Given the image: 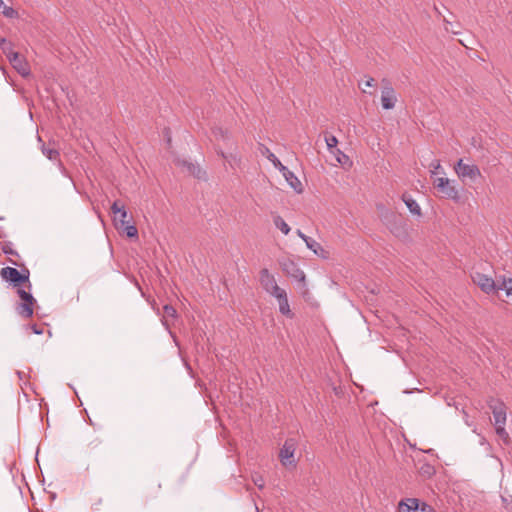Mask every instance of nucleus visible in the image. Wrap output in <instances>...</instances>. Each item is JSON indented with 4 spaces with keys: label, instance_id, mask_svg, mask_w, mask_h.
Instances as JSON below:
<instances>
[{
    "label": "nucleus",
    "instance_id": "obj_1",
    "mask_svg": "<svg viewBox=\"0 0 512 512\" xmlns=\"http://www.w3.org/2000/svg\"><path fill=\"white\" fill-rule=\"evenodd\" d=\"M29 275L30 272L28 269H24L20 272L13 267H4L0 270L1 278L12 283L14 287H18L21 283H27V287L30 289L31 283L29 281Z\"/></svg>",
    "mask_w": 512,
    "mask_h": 512
},
{
    "label": "nucleus",
    "instance_id": "obj_2",
    "mask_svg": "<svg viewBox=\"0 0 512 512\" xmlns=\"http://www.w3.org/2000/svg\"><path fill=\"white\" fill-rule=\"evenodd\" d=\"M298 447V440L296 438H288L285 440L279 452V460L285 467H295L297 460L295 452Z\"/></svg>",
    "mask_w": 512,
    "mask_h": 512
},
{
    "label": "nucleus",
    "instance_id": "obj_3",
    "mask_svg": "<svg viewBox=\"0 0 512 512\" xmlns=\"http://www.w3.org/2000/svg\"><path fill=\"white\" fill-rule=\"evenodd\" d=\"M17 294L22 300L16 307V310L20 316L23 318H30L33 315V305L36 302L32 294L23 288L18 286Z\"/></svg>",
    "mask_w": 512,
    "mask_h": 512
},
{
    "label": "nucleus",
    "instance_id": "obj_4",
    "mask_svg": "<svg viewBox=\"0 0 512 512\" xmlns=\"http://www.w3.org/2000/svg\"><path fill=\"white\" fill-rule=\"evenodd\" d=\"M17 294L22 300L16 307V310L20 316L23 318H30L33 315V305L36 302L32 294L23 288L18 286Z\"/></svg>",
    "mask_w": 512,
    "mask_h": 512
},
{
    "label": "nucleus",
    "instance_id": "obj_5",
    "mask_svg": "<svg viewBox=\"0 0 512 512\" xmlns=\"http://www.w3.org/2000/svg\"><path fill=\"white\" fill-rule=\"evenodd\" d=\"M433 184L438 192H440L445 198L455 201L459 199V192L450 179L446 177H436Z\"/></svg>",
    "mask_w": 512,
    "mask_h": 512
},
{
    "label": "nucleus",
    "instance_id": "obj_6",
    "mask_svg": "<svg viewBox=\"0 0 512 512\" xmlns=\"http://www.w3.org/2000/svg\"><path fill=\"white\" fill-rule=\"evenodd\" d=\"M398 512H435L432 506L425 502H421L416 498H407L400 501Z\"/></svg>",
    "mask_w": 512,
    "mask_h": 512
},
{
    "label": "nucleus",
    "instance_id": "obj_7",
    "mask_svg": "<svg viewBox=\"0 0 512 512\" xmlns=\"http://www.w3.org/2000/svg\"><path fill=\"white\" fill-rule=\"evenodd\" d=\"M397 95L395 89L387 79H382L381 105L385 110H391L395 107Z\"/></svg>",
    "mask_w": 512,
    "mask_h": 512
},
{
    "label": "nucleus",
    "instance_id": "obj_8",
    "mask_svg": "<svg viewBox=\"0 0 512 512\" xmlns=\"http://www.w3.org/2000/svg\"><path fill=\"white\" fill-rule=\"evenodd\" d=\"M454 170L457 176L464 180L470 179L475 180L476 178L481 176L480 169L475 164H468L463 161V159H459L458 162L454 166Z\"/></svg>",
    "mask_w": 512,
    "mask_h": 512
},
{
    "label": "nucleus",
    "instance_id": "obj_9",
    "mask_svg": "<svg viewBox=\"0 0 512 512\" xmlns=\"http://www.w3.org/2000/svg\"><path fill=\"white\" fill-rule=\"evenodd\" d=\"M471 277L474 284L479 286L486 294H493L497 292V285L492 277L480 272H474Z\"/></svg>",
    "mask_w": 512,
    "mask_h": 512
},
{
    "label": "nucleus",
    "instance_id": "obj_10",
    "mask_svg": "<svg viewBox=\"0 0 512 512\" xmlns=\"http://www.w3.org/2000/svg\"><path fill=\"white\" fill-rule=\"evenodd\" d=\"M9 62L21 76L28 77L30 75L29 64L19 53L17 55H13V58L10 59Z\"/></svg>",
    "mask_w": 512,
    "mask_h": 512
},
{
    "label": "nucleus",
    "instance_id": "obj_11",
    "mask_svg": "<svg viewBox=\"0 0 512 512\" xmlns=\"http://www.w3.org/2000/svg\"><path fill=\"white\" fill-rule=\"evenodd\" d=\"M279 171L282 173L285 180L288 182L291 188H293L297 193H302L303 185L301 181L295 176V174L290 171L286 166H281Z\"/></svg>",
    "mask_w": 512,
    "mask_h": 512
},
{
    "label": "nucleus",
    "instance_id": "obj_12",
    "mask_svg": "<svg viewBox=\"0 0 512 512\" xmlns=\"http://www.w3.org/2000/svg\"><path fill=\"white\" fill-rule=\"evenodd\" d=\"M489 406H490V408L492 410V413H493L495 426L496 425H505V423H506V410H505L504 404L501 403V402H494V401H492Z\"/></svg>",
    "mask_w": 512,
    "mask_h": 512
},
{
    "label": "nucleus",
    "instance_id": "obj_13",
    "mask_svg": "<svg viewBox=\"0 0 512 512\" xmlns=\"http://www.w3.org/2000/svg\"><path fill=\"white\" fill-rule=\"evenodd\" d=\"M176 165L182 167L183 169H185L187 173L193 175L198 179H202L205 177V172L201 169V167L192 162H189L187 160H177Z\"/></svg>",
    "mask_w": 512,
    "mask_h": 512
},
{
    "label": "nucleus",
    "instance_id": "obj_14",
    "mask_svg": "<svg viewBox=\"0 0 512 512\" xmlns=\"http://www.w3.org/2000/svg\"><path fill=\"white\" fill-rule=\"evenodd\" d=\"M259 280L261 286L265 291H268L270 288H273V285L277 283L275 277L266 268L260 271Z\"/></svg>",
    "mask_w": 512,
    "mask_h": 512
},
{
    "label": "nucleus",
    "instance_id": "obj_15",
    "mask_svg": "<svg viewBox=\"0 0 512 512\" xmlns=\"http://www.w3.org/2000/svg\"><path fill=\"white\" fill-rule=\"evenodd\" d=\"M261 154L263 156H265L273 165L275 168H277L278 170L281 168V166H283V164L280 162V160L275 156V154H273L269 148H267L266 146L264 145H260V148H259Z\"/></svg>",
    "mask_w": 512,
    "mask_h": 512
},
{
    "label": "nucleus",
    "instance_id": "obj_16",
    "mask_svg": "<svg viewBox=\"0 0 512 512\" xmlns=\"http://www.w3.org/2000/svg\"><path fill=\"white\" fill-rule=\"evenodd\" d=\"M402 200L404 201V203L406 204L407 208L409 209V211L412 214L418 215V216L421 215L420 206L418 205V203L411 196H409L407 194H403Z\"/></svg>",
    "mask_w": 512,
    "mask_h": 512
},
{
    "label": "nucleus",
    "instance_id": "obj_17",
    "mask_svg": "<svg viewBox=\"0 0 512 512\" xmlns=\"http://www.w3.org/2000/svg\"><path fill=\"white\" fill-rule=\"evenodd\" d=\"M0 49L6 55L8 60L13 58V55H17L18 52L14 51L13 44L5 38H0Z\"/></svg>",
    "mask_w": 512,
    "mask_h": 512
},
{
    "label": "nucleus",
    "instance_id": "obj_18",
    "mask_svg": "<svg viewBox=\"0 0 512 512\" xmlns=\"http://www.w3.org/2000/svg\"><path fill=\"white\" fill-rule=\"evenodd\" d=\"M325 142L330 153L335 154L337 152L342 155L343 158H346V155L337 148L338 139L335 136L326 135Z\"/></svg>",
    "mask_w": 512,
    "mask_h": 512
},
{
    "label": "nucleus",
    "instance_id": "obj_19",
    "mask_svg": "<svg viewBox=\"0 0 512 512\" xmlns=\"http://www.w3.org/2000/svg\"><path fill=\"white\" fill-rule=\"evenodd\" d=\"M42 153L51 161H59L60 153L59 151L50 146L42 145Z\"/></svg>",
    "mask_w": 512,
    "mask_h": 512
},
{
    "label": "nucleus",
    "instance_id": "obj_20",
    "mask_svg": "<svg viewBox=\"0 0 512 512\" xmlns=\"http://www.w3.org/2000/svg\"><path fill=\"white\" fill-rule=\"evenodd\" d=\"M278 304H279V311L281 314L289 317V318H292L293 317V314L290 310V306H289V302H288V298H287V295L285 297H282L281 299H278Z\"/></svg>",
    "mask_w": 512,
    "mask_h": 512
},
{
    "label": "nucleus",
    "instance_id": "obj_21",
    "mask_svg": "<svg viewBox=\"0 0 512 512\" xmlns=\"http://www.w3.org/2000/svg\"><path fill=\"white\" fill-rule=\"evenodd\" d=\"M274 225L278 228L284 235H288L290 232L289 225L285 222V220L277 215L273 218Z\"/></svg>",
    "mask_w": 512,
    "mask_h": 512
},
{
    "label": "nucleus",
    "instance_id": "obj_22",
    "mask_svg": "<svg viewBox=\"0 0 512 512\" xmlns=\"http://www.w3.org/2000/svg\"><path fill=\"white\" fill-rule=\"evenodd\" d=\"M305 244L316 255H322V253L324 252V249L322 248L320 243H318L316 240L312 239L311 237H309L308 239H305Z\"/></svg>",
    "mask_w": 512,
    "mask_h": 512
},
{
    "label": "nucleus",
    "instance_id": "obj_23",
    "mask_svg": "<svg viewBox=\"0 0 512 512\" xmlns=\"http://www.w3.org/2000/svg\"><path fill=\"white\" fill-rule=\"evenodd\" d=\"M163 310H164V314H165V316H164V318L162 319V323H163V325H164V326H166V328H168V327H169V324H168V322H167V320H166V317L175 318V317L177 316V311H176V309H175L173 306H171V305H165V306L163 307Z\"/></svg>",
    "mask_w": 512,
    "mask_h": 512
},
{
    "label": "nucleus",
    "instance_id": "obj_24",
    "mask_svg": "<svg viewBox=\"0 0 512 512\" xmlns=\"http://www.w3.org/2000/svg\"><path fill=\"white\" fill-rule=\"evenodd\" d=\"M118 229H122L123 232L127 235L129 238H136L138 236V230L134 225H131L126 223L124 226L117 227Z\"/></svg>",
    "mask_w": 512,
    "mask_h": 512
},
{
    "label": "nucleus",
    "instance_id": "obj_25",
    "mask_svg": "<svg viewBox=\"0 0 512 512\" xmlns=\"http://www.w3.org/2000/svg\"><path fill=\"white\" fill-rule=\"evenodd\" d=\"M273 297H275L277 300L281 299L282 297H285L287 295L286 291L282 288H280L277 283L273 285V288H270L268 291H266Z\"/></svg>",
    "mask_w": 512,
    "mask_h": 512
},
{
    "label": "nucleus",
    "instance_id": "obj_26",
    "mask_svg": "<svg viewBox=\"0 0 512 512\" xmlns=\"http://www.w3.org/2000/svg\"><path fill=\"white\" fill-rule=\"evenodd\" d=\"M273 297H275L277 300L281 299L282 297H285L287 295L286 291L282 288H280L277 283L273 285V288H270L268 291H266Z\"/></svg>",
    "mask_w": 512,
    "mask_h": 512
},
{
    "label": "nucleus",
    "instance_id": "obj_27",
    "mask_svg": "<svg viewBox=\"0 0 512 512\" xmlns=\"http://www.w3.org/2000/svg\"><path fill=\"white\" fill-rule=\"evenodd\" d=\"M498 290H505L507 296L512 295V278L504 279L500 285H497Z\"/></svg>",
    "mask_w": 512,
    "mask_h": 512
},
{
    "label": "nucleus",
    "instance_id": "obj_28",
    "mask_svg": "<svg viewBox=\"0 0 512 512\" xmlns=\"http://www.w3.org/2000/svg\"><path fill=\"white\" fill-rule=\"evenodd\" d=\"M213 134L217 140H227L229 139V133L227 130H224L221 127H216L213 129Z\"/></svg>",
    "mask_w": 512,
    "mask_h": 512
},
{
    "label": "nucleus",
    "instance_id": "obj_29",
    "mask_svg": "<svg viewBox=\"0 0 512 512\" xmlns=\"http://www.w3.org/2000/svg\"><path fill=\"white\" fill-rule=\"evenodd\" d=\"M0 12L7 18H15L18 15L16 10H14L12 7H9L5 4L2 7V9L0 10Z\"/></svg>",
    "mask_w": 512,
    "mask_h": 512
},
{
    "label": "nucleus",
    "instance_id": "obj_30",
    "mask_svg": "<svg viewBox=\"0 0 512 512\" xmlns=\"http://www.w3.org/2000/svg\"><path fill=\"white\" fill-rule=\"evenodd\" d=\"M125 209L124 205H120L118 201L113 202L111 206V211L114 214V221L117 222L118 220V214Z\"/></svg>",
    "mask_w": 512,
    "mask_h": 512
},
{
    "label": "nucleus",
    "instance_id": "obj_31",
    "mask_svg": "<svg viewBox=\"0 0 512 512\" xmlns=\"http://www.w3.org/2000/svg\"><path fill=\"white\" fill-rule=\"evenodd\" d=\"M218 154L224 159L226 160L231 166H233L234 164H236L238 162V159L235 155L233 154H225L223 151H218Z\"/></svg>",
    "mask_w": 512,
    "mask_h": 512
},
{
    "label": "nucleus",
    "instance_id": "obj_32",
    "mask_svg": "<svg viewBox=\"0 0 512 512\" xmlns=\"http://www.w3.org/2000/svg\"><path fill=\"white\" fill-rule=\"evenodd\" d=\"M127 216H128V214H127L126 209H123L120 212V214H118V220H117V222H115L116 227L124 226L126 223H128Z\"/></svg>",
    "mask_w": 512,
    "mask_h": 512
},
{
    "label": "nucleus",
    "instance_id": "obj_33",
    "mask_svg": "<svg viewBox=\"0 0 512 512\" xmlns=\"http://www.w3.org/2000/svg\"><path fill=\"white\" fill-rule=\"evenodd\" d=\"M505 425H496L495 428H496V433L497 435L502 438L505 442L508 441L509 439V435L507 433V431L505 430Z\"/></svg>",
    "mask_w": 512,
    "mask_h": 512
},
{
    "label": "nucleus",
    "instance_id": "obj_34",
    "mask_svg": "<svg viewBox=\"0 0 512 512\" xmlns=\"http://www.w3.org/2000/svg\"><path fill=\"white\" fill-rule=\"evenodd\" d=\"M252 480L259 489H263L265 487V481L261 475L254 474L252 476Z\"/></svg>",
    "mask_w": 512,
    "mask_h": 512
},
{
    "label": "nucleus",
    "instance_id": "obj_35",
    "mask_svg": "<svg viewBox=\"0 0 512 512\" xmlns=\"http://www.w3.org/2000/svg\"><path fill=\"white\" fill-rule=\"evenodd\" d=\"M434 472H435L434 467L429 464H425L421 467V473L428 477L432 476L434 474Z\"/></svg>",
    "mask_w": 512,
    "mask_h": 512
},
{
    "label": "nucleus",
    "instance_id": "obj_36",
    "mask_svg": "<svg viewBox=\"0 0 512 512\" xmlns=\"http://www.w3.org/2000/svg\"><path fill=\"white\" fill-rule=\"evenodd\" d=\"M502 503L508 512H512V497L502 496Z\"/></svg>",
    "mask_w": 512,
    "mask_h": 512
},
{
    "label": "nucleus",
    "instance_id": "obj_37",
    "mask_svg": "<svg viewBox=\"0 0 512 512\" xmlns=\"http://www.w3.org/2000/svg\"><path fill=\"white\" fill-rule=\"evenodd\" d=\"M2 251L7 255H17V253L12 249L10 243H6L2 246Z\"/></svg>",
    "mask_w": 512,
    "mask_h": 512
},
{
    "label": "nucleus",
    "instance_id": "obj_38",
    "mask_svg": "<svg viewBox=\"0 0 512 512\" xmlns=\"http://www.w3.org/2000/svg\"><path fill=\"white\" fill-rule=\"evenodd\" d=\"M389 229L396 236H401L404 233L403 226H389Z\"/></svg>",
    "mask_w": 512,
    "mask_h": 512
},
{
    "label": "nucleus",
    "instance_id": "obj_39",
    "mask_svg": "<svg viewBox=\"0 0 512 512\" xmlns=\"http://www.w3.org/2000/svg\"><path fill=\"white\" fill-rule=\"evenodd\" d=\"M444 22H445V30L447 32H451L453 34H458V31H456L454 29V26H453V24L450 21H448L447 19H444Z\"/></svg>",
    "mask_w": 512,
    "mask_h": 512
},
{
    "label": "nucleus",
    "instance_id": "obj_40",
    "mask_svg": "<svg viewBox=\"0 0 512 512\" xmlns=\"http://www.w3.org/2000/svg\"><path fill=\"white\" fill-rule=\"evenodd\" d=\"M431 167H432V170H431V173L432 174H437L438 171L441 169V164L438 160L434 161L431 163Z\"/></svg>",
    "mask_w": 512,
    "mask_h": 512
},
{
    "label": "nucleus",
    "instance_id": "obj_41",
    "mask_svg": "<svg viewBox=\"0 0 512 512\" xmlns=\"http://www.w3.org/2000/svg\"><path fill=\"white\" fill-rule=\"evenodd\" d=\"M366 87H373L374 86V79L372 77H368L367 80L364 82Z\"/></svg>",
    "mask_w": 512,
    "mask_h": 512
},
{
    "label": "nucleus",
    "instance_id": "obj_42",
    "mask_svg": "<svg viewBox=\"0 0 512 512\" xmlns=\"http://www.w3.org/2000/svg\"><path fill=\"white\" fill-rule=\"evenodd\" d=\"M297 235L305 242V239H308L309 237L306 236L301 230H297Z\"/></svg>",
    "mask_w": 512,
    "mask_h": 512
},
{
    "label": "nucleus",
    "instance_id": "obj_43",
    "mask_svg": "<svg viewBox=\"0 0 512 512\" xmlns=\"http://www.w3.org/2000/svg\"><path fill=\"white\" fill-rule=\"evenodd\" d=\"M31 329L35 334H42V332H43V330L38 329L36 325L31 326Z\"/></svg>",
    "mask_w": 512,
    "mask_h": 512
},
{
    "label": "nucleus",
    "instance_id": "obj_44",
    "mask_svg": "<svg viewBox=\"0 0 512 512\" xmlns=\"http://www.w3.org/2000/svg\"><path fill=\"white\" fill-rule=\"evenodd\" d=\"M335 155L337 156V161H338L339 163H342L341 157H343V156H342V155H340V154H339V153H337V152L335 153Z\"/></svg>",
    "mask_w": 512,
    "mask_h": 512
},
{
    "label": "nucleus",
    "instance_id": "obj_45",
    "mask_svg": "<svg viewBox=\"0 0 512 512\" xmlns=\"http://www.w3.org/2000/svg\"><path fill=\"white\" fill-rule=\"evenodd\" d=\"M4 4H5V3L3 2V0H0V10H1V9H2V7L4 6Z\"/></svg>",
    "mask_w": 512,
    "mask_h": 512
},
{
    "label": "nucleus",
    "instance_id": "obj_46",
    "mask_svg": "<svg viewBox=\"0 0 512 512\" xmlns=\"http://www.w3.org/2000/svg\"><path fill=\"white\" fill-rule=\"evenodd\" d=\"M10 262H11L12 264H14V265H18V263H17L16 261L12 260V259H10Z\"/></svg>",
    "mask_w": 512,
    "mask_h": 512
}]
</instances>
